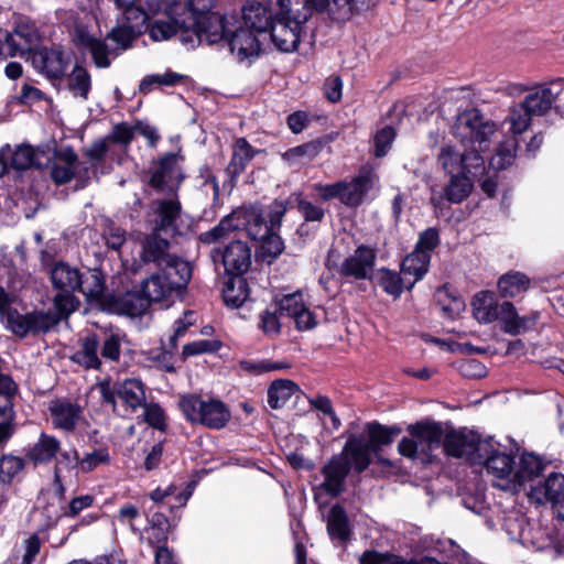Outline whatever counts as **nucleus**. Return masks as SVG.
Segmentation results:
<instances>
[{"instance_id":"35","label":"nucleus","mask_w":564,"mask_h":564,"mask_svg":"<svg viewBox=\"0 0 564 564\" xmlns=\"http://www.w3.org/2000/svg\"><path fill=\"white\" fill-rule=\"evenodd\" d=\"M327 531L333 539H337L340 542H345L349 538L348 518L345 510L338 505L334 506L329 511Z\"/></svg>"},{"instance_id":"50","label":"nucleus","mask_w":564,"mask_h":564,"mask_svg":"<svg viewBox=\"0 0 564 564\" xmlns=\"http://www.w3.org/2000/svg\"><path fill=\"white\" fill-rule=\"evenodd\" d=\"M141 35L140 29L133 30L126 24L113 28L107 39L115 42L119 48L127 50L131 46L132 42Z\"/></svg>"},{"instance_id":"2","label":"nucleus","mask_w":564,"mask_h":564,"mask_svg":"<svg viewBox=\"0 0 564 564\" xmlns=\"http://www.w3.org/2000/svg\"><path fill=\"white\" fill-rule=\"evenodd\" d=\"M496 124L485 121L477 109H470L458 116L454 133L464 145V152L453 145L442 147L437 163L448 174L468 173L476 177L485 170V159L480 153L489 149L490 138L496 134Z\"/></svg>"},{"instance_id":"58","label":"nucleus","mask_w":564,"mask_h":564,"mask_svg":"<svg viewBox=\"0 0 564 564\" xmlns=\"http://www.w3.org/2000/svg\"><path fill=\"white\" fill-rule=\"evenodd\" d=\"M109 144L110 143L108 142V139L105 137L95 141L83 151V154L90 162L91 169H95L96 163H99L104 160L106 153L108 152Z\"/></svg>"},{"instance_id":"48","label":"nucleus","mask_w":564,"mask_h":564,"mask_svg":"<svg viewBox=\"0 0 564 564\" xmlns=\"http://www.w3.org/2000/svg\"><path fill=\"white\" fill-rule=\"evenodd\" d=\"M360 564H422V558H404L395 554L368 551L360 557Z\"/></svg>"},{"instance_id":"39","label":"nucleus","mask_w":564,"mask_h":564,"mask_svg":"<svg viewBox=\"0 0 564 564\" xmlns=\"http://www.w3.org/2000/svg\"><path fill=\"white\" fill-rule=\"evenodd\" d=\"M150 301L138 292H127L117 299V304L122 314L139 316L149 306Z\"/></svg>"},{"instance_id":"42","label":"nucleus","mask_w":564,"mask_h":564,"mask_svg":"<svg viewBox=\"0 0 564 564\" xmlns=\"http://www.w3.org/2000/svg\"><path fill=\"white\" fill-rule=\"evenodd\" d=\"M367 430L369 435L367 443L370 444V448L376 454L380 446L392 443L394 435L400 433L398 427H387L378 423L368 424Z\"/></svg>"},{"instance_id":"49","label":"nucleus","mask_w":564,"mask_h":564,"mask_svg":"<svg viewBox=\"0 0 564 564\" xmlns=\"http://www.w3.org/2000/svg\"><path fill=\"white\" fill-rule=\"evenodd\" d=\"M278 306L282 315L294 318L306 307V304L303 300V294L301 292H295L283 295L278 301Z\"/></svg>"},{"instance_id":"25","label":"nucleus","mask_w":564,"mask_h":564,"mask_svg":"<svg viewBox=\"0 0 564 564\" xmlns=\"http://www.w3.org/2000/svg\"><path fill=\"white\" fill-rule=\"evenodd\" d=\"M349 473L348 462L335 456L322 469L324 481L322 488L330 496L336 497L344 490L345 479Z\"/></svg>"},{"instance_id":"9","label":"nucleus","mask_w":564,"mask_h":564,"mask_svg":"<svg viewBox=\"0 0 564 564\" xmlns=\"http://www.w3.org/2000/svg\"><path fill=\"white\" fill-rule=\"evenodd\" d=\"M473 315L480 324H490L499 321L502 329L510 335L525 332L534 323L527 316H519L516 307L510 302H499L495 293L490 291L478 292L471 301Z\"/></svg>"},{"instance_id":"54","label":"nucleus","mask_w":564,"mask_h":564,"mask_svg":"<svg viewBox=\"0 0 564 564\" xmlns=\"http://www.w3.org/2000/svg\"><path fill=\"white\" fill-rule=\"evenodd\" d=\"M109 459L110 457L107 449H95L94 452L85 454L82 458L79 457L80 470L89 473L102 464H108Z\"/></svg>"},{"instance_id":"47","label":"nucleus","mask_w":564,"mask_h":564,"mask_svg":"<svg viewBox=\"0 0 564 564\" xmlns=\"http://www.w3.org/2000/svg\"><path fill=\"white\" fill-rule=\"evenodd\" d=\"M379 284L384 292L394 297H398L402 293L404 286L409 288V281L405 276H400L390 270H381Z\"/></svg>"},{"instance_id":"18","label":"nucleus","mask_w":564,"mask_h":564,"mask_svg":"<svg viewBox=\"0 0 564 564\" xmlns=\"http://www.w3.org/2000/svg\"><path fill=\"white\" fill-rule=\"evenodd\" d=\"M375 260L373 249L367 246H359L352 254L343 261L338 273L354 280L369 279L375 267Z\"/></svg>"},{"instance_id":"11","label":"nucleus","mask_w":564,"mask_h":564,"mask_svg":"<svg viewBox=\"0 0 564 564\" xmlns=\"http://www.w3.org/2000/svg\"><path fill=\"white\" fill-rule=\"evenodd\" d=\"M178 405L187 421L214 430L225 427L231 417L228 406L218 399L187 394L181 397Z\"/></svg>"},{"instance_id":"7","label":"nucleus","mask_w":564,"mask_h":564,"mask_svg":"<svg viewBox=\"0 0 564 564\" xmlns=\"http://www.w3.org/2000/svg\"><path fill=\"white\" fill-rule=\"evenodd\" d=\"M481 464L492 475L494 486L512 494L527 489V484L535 480L545 468L542 458L531 453L521 455L516 465L513 457L495 448L491 441L490 452L484 456Z\"/></svg>"},{"instance_id":"17","label":"nucleus","mask_w":564,"mask_h":564,"mask_svg":"<svg viewBox=\"0 0 564 564\" xmlns=\"http://www.w3.org/2000/svg\"><path fill=\"white\" fill-rule=\"evenodd\" d=\"M78 155L70 147H61L55 149L51 166V177L56 184H66L73 180L77 173L84 171L88 174L89 167L83 166Z\"/></svg>"},{"instance_id":"16","label":"nucleus","mask_w":564,"mask_h":564,"mask_svg":"<svg viewBox=\"0 0 564 564\" xmlns=\"http://www.w3.org/2000/svg\"><path fill=\"white\" fill-rule=\"evenodd\" d=\"M533 482L527 484L530 487L528 497L536 503L551 502L561 519V510L564 511V475L552 473L543 484L534 486Z\"/></svg>"},{"instance_id":"30","label":"nucleus","mask_w":564,"mask_h":564,"mask_svg":"<svg viewBox=\"0 0 564 564\" xmlns=\"http://www.w3.org/2000/svg\"><path fill=\"white\" fill-rule=\"evenodd\" d=\"M430 261L431 258L427 253L416 250H413L403 259L401 274L406 279L408 276H412V280H409V288H412L415 282L424 276L429 270Z\"/></svg>"},{"instance_id":"61","label":"nucleus","mask_w":564,"mask_h":564,"mask_svg":"<svg viewBox=\"0 0 564 564\" xmlns=\"http://www.w3.org/2000/svg\"><path fill=\"white\" fill-rule=\"evenodd\" d=\"M308 402L313 408L329 416L334 430H337L340 426V420L337 417L329 398L325 395H317L310 399Z\"/></svg>"},{"instance_id":"41","label":"nucleus","mask_w":564,"mask_h":564,"mask_svg":"<svg viewBox=\"0 0 564 564\" xmlns=\"http://www.w3.org/2000/svg\"><path fill=\"white\" fill-rule=\"evenodd\" d=\"M254 153L253 148L246 139H238L235 142L234 153L228 169L234 174L241 173L246 169L247 164L253 159Z\"/></svg>"},{"instance_id":"8","label":"nucleus","mask_w":564,"mask_h":564,"mask_svg":"<svg viewBox=\"0 0 564 564\" xmlns=\"http://www.w3.org/2000/svg\"><path fill=\"white\" fill-rule=\"evenodd\" d=\"M36 34L29 25H18L12 33H7L4 45L10 56H20L30 62L35 70H66L72 54L61 46H40L35 44Z\"/></svg>"},{"instance_id":"10","label":"nucleus","mask_w":564,"mask_h":564,"mask_svg":"<svg viewBox=\"0 0 564 564\" xmlns=\"http://www.w3.org/2000/svg\"><path fill=\"white\" fill-rule=\"evenodd\" d=\"M189 262H176L171 272L160 270L142 283V293L150 302H169L174 294H180L192 279Z\"/></svg>"},{"instance_id":"64","label":"nucleus","mask_w":564,"mask_h":564,"mask_svg":"<svg viewBox=\"0 0 564 564\" xmlns=\"http://www.w3.org/2000/svg\"><path fill=\"white\" fill-rule=\"evenodd\" d=\"M297 209L306 221H321L324 218V209L305 199H299Z\"/></svg>"},{"instance_id":"38","label":"nucleus","mask_w":564,"mask_h":564,"mask_svg":"<svg viewBox=\"0 0 564 564\" xmlns=\"http://www.w3.org/2000/svg\"><path fill=\"white\" fill-rule=\"evenodd\" d=\"M247 282L241 276H235L225 286L223 297L226 305L231 307L241 306L248 299Z\"/></svg>"},{"instance_id":"15","label":"nucleus","mask_w":564,"mask_h":564,"mask_svg":"<svg viewBox=\"0 0 564 564\" xmlns=\"http://www.w3.org/2000/svg\"><path fill=\"white\" fill-rule=\"evenodd\" d=\"M447 455L465 458L473 464H481L484 456L490 452V441L480 440L477 434L467 430L449 432L443 442Z\"/></svg>"},{"instance_id":"22","label":"nucleus","mask_w":564,"mask_h":564,"mask_svg":"<svg viewBox=\"0 0 564 564\" xmlns=\"http://www.w3.org/2000/svg\"><path fill=\"white\" fill-rule=\"evenodd\" d=\"M221 259L228 274L240 276L251 265V250L246 242L235 240L224 249Z\"/></svg>"},{"instance_id":"56","label":"nucleus","mask_w":564,"mask_h":564,"mask_svg":"<svg viewBox=\"0 0 564 564\" xmlns=\"http://www.w3.org/2000/svg\"><path fill=\"white\" fill-rule=\"evenodd\" d=\"M123 335L119 333L109 334L102 344L101 356L111 361H118L121 352Z\"/></svg>"},{"instance_id":"23","label":"nucleus","mask_w":564,"mask_h":564,"mask_svg":"<svg viewBox=\"0 0 564 564\" xmlns=\"http://www.w3.org/2000/svg\"><path fill=\"white\" fill-rule=\"evenodd\" d=\"M373 183L375 175L371 172L360 173L350 182L340 181V202L350 207L359 206Z\"/></svg>"},{"instance_id":"28","label":"nucleus","mask_w":564,"mask_h":564,"mask_svg":"<svg viewBox=\"0 0 564 564\" xmlns=\"http://www.w3.org/2000/svg\"><path fill=\"white\" fill-rule=\"evenodd\" d=\"M152 209L156 215L155 231L173 229L174 223L181 214V204L177 199H158Z\"/></svg>"},{"instance_id":"60","label":"nucleus","mask_w":564,"mask_h":564,"mask_svg":"<svg viewBox=\"0 0 564 564\" xmlns=\"http://www.w3.org/2000/svg\"><path fill=\"white\" fill-rule=\"evenodd\" d=\"M395 137L394 130L391 127H384L379 130L375 135V154L376 156H383L389 151L391 143Z\"/></svg>"},{"instance_id":"43","label":"nucleus","mask_w":564,"mask_h":564,"mask_svg":"<svg viewBox=\"0 0 564 564\" xmlns=\"http://www.w3.org/2000/svg\"><path fill=\"white\" fill-rule=\"evenodd\" d=\"M11 165L20 171L32 166H40L39 152L30 145L18 147L11 155Z\"/></svg>"},{"instance_id":"26","label":"nucleus","mask_w":564,"mask_h":564,"mask_svg":"<svg viewBox=\"0 0 564 564\" xmlns=\"http://www.w3.org/2000/svg\"><path fill=\"white\" fill-rule=\"evenodd\" d=\"M326 12L338 23L349 21L356 13L375 6V0H328Z\"/></svg>"},{"instance_id":"27","label":"nucleus","mask_w":564,"mask_h":564,"mask_svg":"<svg viewBox=\"0 0 564 564\" xmlns=\"http://www.w3.org/2000/svg\"><path fill=\"white\" fill-rule=\"evenodd\" d=\"M58 453L59 456L56 459L54 466V487L55 492L58 496L63 497L65 492L63 479L65 478L66 474L70 475L76 467L80 468V460L78 452L75 448H70Z\"/></svg>"},{"instance_id":"46","label":"nucleus","mask_w":564,"mask_h":564,"mask_svg":"<svg viewBox=\"0 0 564 564\" xmlns=\"http://www.w3.org/2000/svg\"><path fill=\"white\" fill-rule=\"evenodd\" d=\"M122 15L126 25L131 26L133 30L140 29L141 35L147 32L148 23L151 20L150 14L137 3L122 10Z\"/></svg>"},{"instance_id":"63","label":"nucleus","mask_w":564,"mask_h":564,"mask_svg":"<svg viewBox=\"0 0 564 564\" xmlns=\"http://www.w3.org/2000/svg\"><path fill=\"white\" fill-rule=\"evenodd\" d=\"M144 419L152 427L158 430L165 429V415L162 408L158 404H144Z\"/></svg>"},{"instance_id":"45","label":"nucleus","mask_w":564,"mask_h":564,"mask_svg":"<svg viewBox=\"0 0 564 564\" xmlns=\"http://www.w3.org/2000/svg\"><path fill=\"white\" fill-rule=\"evenodd\" d=\"M293 10L291 12L297 13V19L308 21L313 13L326 12L328 0H290Z\"/></svg>"},{"instance_id":"13","label":"nucleus","mask_w":564,"mask_h":564,"mask_svg":"<svg viewBox=\"0 0 564 564\" xmlns=\"http://www.w3.org/2000/svg\"><path fill=\"white\" fill-rule=\"evenodd\" d=\"M279 6L275 12V22L267 34L276 48L290 53L297 50L302 40L303 25L307 21L297 19V13L291 12L293 6L290 0H276Z\"/></svg>"},{"instance_id":"29","label":"nucleus","mask_w":564,"mask_h":564,"mask_svg":"<svg viewBox=\"0 0 564 564\" xmlns=\"http://www.w3.org/2000/svg\"><path fill=\"white\" fill-rule=\"evenodd\" d=\"M297 392H300V387L294 381L276 379L268 388V404L273 410L281 409Z\"/></svg>"},{"instance_id":"53","label":"nucleus","mask_w":564,"mask_h":564,"mask_svg":"<svg viewBox=\"0 0 564 564\" xmlns=\"http://www.w3.org/2000/svg\"><path fill=\"white\" fill-rule=\"evenodd\" d=\"M23 468L24 462L22 458L13 455H6L0 459V478L2 481H10Z\"/></svg>"},{"instance_id":"33","label":"nucleus","mask_w":564,"mask_h":564,"mask_svg":"<svg viewBox=\"0 0 564 564\" xmlns=\"http://www.w3.org/2000/svg\"><path fill=\"white\" fill-rule=\"evenodd\" d=\"M497 285L502 296L514 297L529 289L530 279L521 272L510 271L499 278Z\"/></svg>"},{"instance_id":"31","label":"nucleus","mask_w":564,"mask_h":564,"mask_svg":"<svg viewBox=\"0 0 564 564\" xmlns=\"http://www.w3.org/2000/svg\"><path fill=\"white\" fill-rule=\"evenodd\" d=\"M59 451V441L52 435L42 433L36 443L29 451L28 457L34 464H45L55 458Z\"/></svg>"},{"instance_id":"6","label":"nucleus","mask_w":564,"mask_h":564,"mask_svg":"<svg viewBox=\"0 0 564 564\" xmlns=\"http://www.w3.org/2000/svg\"><path fill=\"white\" fill-rule=\"evenodd\" d=\"M231 231H245L250 239L261 241V251L264 257L276 258L284 249L281 237L268 226L257 207L235 209L216 227L205 232L203 240L208 243L215 242Z\"/></svg>"},{"instance_id":"14","label":"nucleus","mask_w":564,"mask_h":564,"mask_svg":"<svg viewBox=\"0 0 564 564\" xmlns=\"http://www.w3.org/2000/svg\"><path fill=\"white\" fill-rule=\"evenodd\" d=\"M98 387L102 401L110 404L118 413H120L119 408L122 406V415L132 413L145 404L144 387L139 379L127 378L115 383L105 380Z\"/></svg>"},{"instance_id":"4","label":"nucleus","mask_w":564,"mask_h":564,"mask_svg":"<svg viewBox=\"0 0 564 564\" xmlns=\"http://www.w3.org/2000/svg\"><path fill=\"white\" fill-rule=\"evenodd\" d=\"M221 20V30L217 26L212 31L221 32V40L239 62L250 61L261 53L262 41L275 22V14L261 2H249L242 8V17L226 15L215 12Z\"/></svg>"},{"instance_id":"37","label":"nucleus","mask_w":564,"mask_h":564,"mask_svg":"<svg viewBox=\"0 0 564 564\" xmlns=\"http://www.w3.org/2000/svg\"><path fill=\"white\" fill-rule=\"evenodd\" d=\"M186 76L178 73H162L148 75L140 83V90L144 94L152 89H162L165 87H173L184 82Z\"/></svg>"},{"instance_id":"5","label":"nucleus","mask_w":564,"mask_h":564,"mask_svg":"<svg viewBox=\"0 0 564 564\" xmlns=\"http://www.w3.org/2000/svg\"><path fill=\"white\" fill-rule=\"evenodd\" d=\"M555 98L564 99V90L560 93L554 91L553 87H538L527 95L519 107L511 110L508 121L510 123L509 130L512 134L505 137L498 143L495 153L489 159L491 169L499 171L513 163L518 147L517 135L528 129L532 115H543L551 108Z\"/></svg>"},{"instance_id":"3","label":"nucleus","mask_w":564,"mask_h":564,"mask_svg":"<svg viewBox=\"0 0 564 564\" xmlns=\"http://www.w3.org/2000/svg\"><path fill=\"white\" fill-rule=\"evenodd\" d=\"M169 20H150L147 32L152 41H167L178 35L180 41L194 48L206 43L213 45L220 43L221 32L212 31L210 28L221 30V20L212 10H199L193 1L184 4L173 3L166 9Z\"/></svg>"},{"instance_id":"62","label":"nucleus","mask_w":564,"mask_h":564,"mask_svg":"<svg viewBox=\"0 0 564 564\" xmlns=\"http://www.w3.org/2000/svg\"><path fill=\"white\" fill-rule=\"evenodd\" d=\"M134 135L133 126L120 123L113 127L112 131L106 137L109 143H119L127 145L131 142Z\"/></svg>"},{"instance_id":"20","label":"nucleus","mask_w":564,"mask_h":564,"mask_svg":"<svg viewBox=\"0 0 564 564\" xmlns=\"http://www.w3.org/2000/svg\"><path fill=\"white\" fill-rule=\"evenodd\" d=\"M181 173L177 166V155L167 153L151 167L150 183L158 189L174 188L181 183Z\"/></svg>"},{"instance_id":"34","label":"nucleus","mask_w":564,"mask_h":564,"mask_svg":"<svg viewBox=\"0 0 564 564\" xmlns=\"http://www.w3.org/2000/svg\"><path fill=\"white\" fill-rule=\"evenodd\" d=\"M322 148V142L311 141L289 149L282 154V159L288 162L289 165L310 163L321 153Z\"/></svg>"},{"instance_id":"57","label":"nucleus","mask_w":564,"mask_h":564,"mask_svg":"<svg viewBox=\"0 0 564 564\" xmlns=\"http://www.w3.org/2000/svg\"><path fill=\"white\" fill-rule=\"evenodd\" d=\"M440 245V232L436 228L425 229L419 237L414 250L423 251L431 257V252Z\"/></svg>"},{"instance_id":"36","label":"nucleus","mask_w":564,"mask_h":564,"mask_svg":"<svg viewBox=\"0 0 564 564\" xmlns=\"http://www.w3.org/2000/svg\"><path fill=\"white\" fill-rule=\"evenodd\" d=\"M50 79L64 78L68 89L75 95L86 98L90 89L88 73H46Z\"/></svg>"},{"instance_id":"59","label":"nucleus","mask_w":564,"mask_h":564,"mask_svg":"<svg viewBox=\"0 0 564 564\" xmlns=\"http://www.w3.org/2000/svg\"><path fill=\"white\" fill-rule=\"evenodd\" d=\"M88 51L96 67L106 68L110 66V54H113V52L108 48L105 41L98 40Z\"/></svg>"},{"instance_id":"51","label":"nucleus","mask_w":564,"mask_h":564,"mask_svg":"<svg viewBox=\"0 0 564 564\" xmlns=\"http://www.w3.org/2000/svg\"><path fill=\"white\" fill-rule=\"evenodd\" d=\"M78 291L88 297H98L104 292V278L98 270H91L86 276H83V285Z\"/></svg>"},{"instance_id":"32","label":"nucleus","mask_w":564,"mask_h":564,"mask_svg":"<svg viewBox=\"0 0 564 564\" xmlns=\"http://www.w3.org/2000/svg\"><path fill=\"white\" fill-rule=\"evenodd\" d=\"M467 174L468 173H458L451 175L444 188L445 198L449 203L459 204L470 195L474 185Z\"/></svg>"},{"instance_id":"1","label":"nucleus","mask_w":564,"mask_h":564,"mask_svg":"<svg viewBox=\"0 0 564 564\" xmlns=\"http://www.w3.org/2000/svg\"><path fill=\"white\" fill-rule=\"evenodd\" d=\"M51 280L54 288L59 291L54 297L53 312L35 311L24 315L20 314L11 307L15 296L7 293L10 301L0 312V317L6 327L17 336L24 337L29 333H45L76 311L79 302L74 296V292L83 285V275L79 270L64 262L56 263L51 271Z\"/></svg>"},{"instance_id":"19","label":"nucleus","mask_w":564,"mask_h":564,"mask_svg":"<svg viewBox=\"0 0 564 564\" xmlns=\"http://www.w3.org/2000/svg\"><path fill=\"white\" fill-rule=\"evenodd\" d=\"M155 231L149 236L142 246L141 259L144 262H155L160 270L171 272V267L176 262H186L185 260L167 252L169 241L159 236Z\"/></svg>"},{"instance_id":"21","label":"nucleus","mask_w":564,"mask_h":564,"mask_svg":"<svg viewBox=\"0 0 564 564\" xmlns=\"http://www.w3.org/2000/svg\"><path fill=\"white\" fill-rule=\"evenodd\" d=\"M48 411L55 429L72 432L83 419L82 408L66 400L52 401Z\"/></svg>"},{"instance_id":"24","label":"nucleus","mask_w":564,"mask_h":564,"mask_svg":"<svg viewBox=\"0 0 564 564\" xmlns=\"http://www.w3.org/2000/svg\"><path fill=\"white\" fill-rule=\"evenodd\" d=\"M375 454L370 444L362 436H351L339 457L348 462V469L354 468L357 473L364 471L371 463V455Z\"/></svg>"},{"instance_id":"40","label":"nucleus","mask_w":564,"mask_h":564,"mask_svg":"<svg viewBox=\"0 0 564 564\" xmlns=\"http://www.w3.org/2000/svg\"><path fill=\"white\" fill-rule=\"evenodd\" d=\"M98 348L99 344L96 337H87L83 341L82 348L74 354L73 360L87 369H97L100 366Z\"/></svg>"},{"instance_id":"12","label":"nucleus","mask_w":564,"mask_h":564,"mask_svg":"<svg viewBox=\"0 0 564 564\" xmlns=\"http://www.w3.org/2000/svg\"><path fill=\"white\" fill-rule=\"evenodd\" d=\"M410 437H404L398 445L399 453L408 458L430 459L433 452L440 448L443 430L435 422H420L409 425Z\"/></svg>"},{"instance_id":"55","label":"nucleus","mask_w":564,"mask_h":564,"mask_svg":"<svg viewBox=\"0 0 564 564\" xmlns=\"http://www.w3.org/2000/svg\"><path fill=\"white\" fill-rule=\"evenodd\" d=\"M196 313L193 311L184 312L183 316L175 321L174 333L170 337L171 349H175L178 338L183 337L187 329L196 323Z\"/></svg>"},{"instance_id":"44","label":"nucleus","mask_w":564,"mask_h":564,"mask_svg":"<svg viewBox=\"0 0 564 564\" xmlns=\"http://www.w3.org/2000/svg\"><path fill=\"white\" fill-rule=\"evenodd\" d=\"M239 367L246 373L251 376H260L267 372L282 370L290 368V365L284 361H270V360H241Z\"/></svg>"},{"instance_id":"52","label":"nucleus","mask_w":564,"mask_h":564,"mask_svg":"<svg viewBox=\"0 0 564 564\" xmlns=\"http://www.w3.org/2000/svg\"><path fill=\"white\" fill-rule=\"evenodd\" d=\"M220 347L221 343L217 339H199L184 345L182 355L187 358L200 354L216 352Z\"/></svg>"}]
</instances>
